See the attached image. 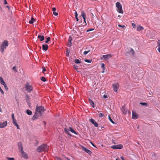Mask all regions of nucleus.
<instances>
[{"instance_id":"28","label":"nucleus","mask_w":160,"mask_h":160,"mask_svg":"<svg viewBox=\"0 0 160 160\" xmlns=\"http://www.w3.org/2000/svg\"><path fill=\"white\" fill-rule=\"evenodd\" d=\"M75 63L77 64H79L81 63V61L78 59H76L74 60Z\"/></svg>"},{"instance_id":"24","label":"nucleus","mask_w":160,"mask_h":160,"mask_svg":"<svg viewBox=\"0 0 160 160\" xmlns=\"http://www.w3.org/2000/svg\"><path fill=\"white\" fill-rule=\"evenodd\" d=\"M88 101H89V102L90 104L92 106L93 108H94V102H93L92 100L90 99H89Z\"/></svg>"},{"instance_id":"26","label":"nucleus","mask_w":160,"mask_h":160,"mask_svg":"<svg viewBox=\"0 0 160 160\" xmlns=\"http://www.w3.org/2000/svg\"><path fill=\"white\" fill-rule=\"evenodd\" d=\"M143 29L144 28L141 26H138L137 27V29L138 31H142Z\"/></svg>"},{"instance_id":"56","label":"nucleus","mask_w":160,"mask_h":160,"mask_svg":"<svg viewBox=\"0 0 160 160\" xmlns=\"http://www.w3.org/2000/svg\"><path fill=\"white\" fill-rule=\"evenodd\" d=\"M132 26L133 27V28H136V25H135V24H134V23H132Z\"/></svg>"},{"instance_id":"7","label":"nucleus","mask_w":160,"mask_h":160,"mask_svg":"<svg viewBox=\"0 0 160 160\" xmlns=\"http://www.w3.org/2000/svg\"><path fill=\"white\" fill-rule=\"evenodd\" d=\"M139 115L135 111H132V117L133 119H136L138 118Z\"/></svg>"},{"instance_id":"53","label":"nucleus","mask_w":160,"mask_h":160,"mask_svg":"<svg viewBox=\"0 0 160 160\" xmlns=\"http://www.w3.org/2000/svg\"><path fill=\"white\" fill-rule=\"evenodd\" d=\"M34 21H33V20H30L29 21V23L30 24H32L33 23Z\"/></svg>"},{"instance_id":"23","label":"nucleus","mask_w":160,"mask_h":160,"mask_svg":"<svg viewBox=\"0 0 160 160\" xmlns=\"http://www.w3.org/2000/svg\"><path fill=\"white\" fill-rule=\"evenodd\" d=\"M139 104L145 107H148L149 105L148 103L145 102H141L139 103Z\"/></svg>"},{"instance_id":"62","label":"nucleus","mask_w":160,"mask_h":160,"mask_svg":"<svg viewBox=\"0 0 160 160\" xmlns=\"http://www.w3.org/2000/svg\"><path fill=\"white\" fill-rule=\"evenodd\" d=\"M57 160H63L61 158H58Z\"/></svg>"},{"instance_id":"20","label":"nucleus","mask_w":160,"mask_h":160,"mask_svg":"<svg viewBox=\"0 0 160 160\" xmlns=\"http://www.w3.org/2000/svg\"><path fill=\"white\" fill-rule=\"evenodd\" d=\"M0 83L3 85L6 84L5 82L4 81L2 77H0Z\"/></svg>"},{"instance_id":"12","label":"nucleus","mask_w":160,"mask_h":160,"mask_svg":"<svg viewBox=\"0 0 160 160\" xmlns=\"http://www.w3.org/2000/svg\"><path fill=\"white\" fill-rule=\"evenodd\" d=\"M8 45V42L7 40H4L2 43V45L1 46L4 48H6V47Z\"/></svg>"},{"instance_id":"55","label":"nucleus","mask_w":160,"mask_h":160,"mask_svg":"<svg viewBox=\"0 0 160 160\" xmlns=\"http://www.w3.org/2000/svg\"><path fill=\"white\" fill-rule=\"evenodd\" d=\"M103 98L105 99L107 98H108L107 95H105V94L103 96Z\"/></svg>"},{"instance_id":"33","label":"nucleus","mask_w":160,"mask_h":160,"mask_svg":"<svg viewBox=\"0 0 160 160\" xmlns=\"http://www.w3.org/2000/svg\"><path fill=\"white\" fill-rule=\"evenodd\" d=\"M108 119H109V120H110V121L113 124H114L115 123V122H114L113 121V120L111 118L110 115H108Z\"/></svg>"},{"instance_id":"27","label":"nucleus","mask_w":160,"mask_h":160,"mask_svg":"<svg viewBox=\"0 0 160 160\" xmlns=\"http://www.w3.org/2000/svg\"><path fill=\"white\" fill-rule=\"evenodd\" d=\"M26 113L29 115H31L32 114V112L30 110L27 109L26 110Z\"/></svg>"},{"instance_id":"50","label":"nucleus","mask_w":160,"mask_h":160,"mask_svg":"<svg viewBox=\"0 0 160 160\" xmlns=\"http://www.w3.org/2000/svg\"><path fill=\"white\" fill-rule=\"evenodd\" d=\"M42 72L43 73H44V72L46 70V69H45V67H42Z\"/></svg>"},{"instance_id":"4","label":"nucleus","mask_w":160,"mask_h":160,"mask_svg":"<svg viewBox=\"0 0 160 160\" xmlns=\"http://www.w3.org/2000/svg\"><path fill=\"white\" fill-rule=\"evenodd\" d=\"M26 90L28 92H30L31 91H32L33 88L32 86L30 85L28 83H27L25 85Z\"/></svg>"},{"instance_id":"61","label":"nucleus","mask_w":160,"mask_h":160,"mask_svg":"<svg viewBox=\"0 0 160 160\" xmlns=\"http://www.w3.org/2000/svg\"><path fill=\"white\" fill-rule=\"evenodd\" d=\"M28 105L30 107L31 105V103L30 102H27Z\"/></svg>"},{"instance_id":"57","label":"nucleus","mask_w":160,"mask_h":160,"mask_svg":"<svg viewBox=\"0 0 160 160\" xmlns=\"http://www.w3.org/2000/svg\"><path fill=\"white\" fill-rule=\"evenodd\" d=\"M3 1H4V4H8V2H7L6 0H3Z\"/></svg>"},{"instance_id":"49","label":"nucleus","mask_w":160,"mask_h":160,"mask_svg":"<svg viewBox=\"0 0 160 160\" xmlns=\"http://www.w3.org/2000/svg\"><path fill=\"white\" fill-rule=\"evenodd\" d=\"M53 15L55 16H57L58 14V13L55 12V11L53 12Z\"/></svg>"},{"instance_id":"29","label":"nucleus","mask_w":160,"mask_h":160,"mask_svg":"<svg viewBox=\"0 0 160 160\" xmlns=\"http://www.w3.org/2000/svg\"><path fill=\"white\" fill-rule=\"evenodd\" d=\"M116 7L117 8H120V7H122L121 4L119 2H117L116 3Z\"/></svg>"},{"instance_id":"37","label":"nucleus","mask_w":160,"mask_h":160,"mask_svg":"<svg viewBox=\"0 0 160 160\" xmlns=\"http://www.w3.org/2000/svg\"><path fill=\"white\" fill-rule=\"evenodd\" d=\"M84 61L85 62H87L90 63V62H91L92 61V59H85L84 60Z\"/></svg>"},{"instance_id":"36","label":"nucleus","mask_w":160,"mask_h":160,"mask_svg":"<svg viewBox=\"0 0 160 160\" xmlns=\"http://www.w3.org/2000/svg\"><path fill=\"white\" fill-rule=\"evenodd\" d=\"M90 50H88L85 51L83 52V54L84 55H86L89 52H90Z\"/></svg>"},{"instance_id":"51","label":"nucleus","mask_w":160,"mask_h":160,"mask_svg":"<svg viewBox=\"0 0 160 160\" xmlns=\"http://www.w3.org/2000/svg\"><path fill=\"white\" fill-rule=\"evenodd\" d=\"M6 8H8V10L9 11H10V7L9 6L7 5V6H6Z\"/></svg>"},{"instance_id":"63","label":"nucleus","mask_w":160,"mask_h":160,"mask_svg":"<svg viewBox=\"0 0 160 160\" xmlns=\"http://www.w3.org/2000/svg\"><path fill=\"white\" fill-rule=\"evenodd\" d=\"M158 45L159 47H160V40H158Z\"/></svg>"},{"instance_id":"35","label":"nucleus","mask_w":160,"mask_h":160,"mask_svg":"<svg viewBox=\"0 0 160 160\" xmlns=\"http://www.w3.org/2000/svg\"><path fill=\"white\" fill-rule=\"evenodd\" d=\"M51 38L50 37H48L46 38V40L45 41V42L46 43H48V42H49Z\"/></svg>"},{"instance_id":"13","label":"nucleus","mask_w":160,"mask_h":160,"mask_svg":"<svg viewBox=\"0 0 160 160\" xmlns=\"http://www.w3.org/2000/svg\"><path fill=\"white\" fill-rule=\"evenodd\" d=\"M18 148L19 150H20L21 151L23 150L22 143L21 142H19L18 143Z\"/></svg>"},{"instance_id":"42","label":"nucleus","mask_w":160,"mask_h":160,"mask_svg":"<svg viewBox=\"0 0 160 160\" xmlns=\"http://www.w3.org/2000/svg\"><path fill=\"white\" fill-rule=\"evenodd\" d=\"M98 112L99 113V117H101L103 116V113H101L100 111H98Z\"/></svg>"},{"instance_id":"2","label":"nucleus","mask_w":160,"mask_h":160,"mask_svg":"<svg viewBox=\"0 0 160 160\" xmlns=\"http://www.w3.org/2000/svg\"><path fill=\"white\" fill-rule=\"evenodd\" d=\"M47 149H48V147L47 144H43L38 147L36 149V151L40 153L46 150Z\"/></svg>"},{"instance_id":"11","label":"nucleus","mask_w":160,"mask_h":160,"mask_svg":"<svg viewBox=\"0 0 160 160\" xmlns=\"http://www.w3.org/2000/svg\"><path fill=\"white\" fill-rule=\"evenodd\" d=\"M7 121H5L3 122H0V128H3L7 125Z\"/></svg>"},{"instance_id":"34","label":"nucleus","mask_w":160,"mask_h":160,"mask_svg":"<svg viewBox=\"0 0 160 160\" xmlns=\"http://www.w3.org/2000/svg\"><path fill=\"white\" fill-rule=\"evenodd\" d=\"M41 80L44 82H45L46 81V78L44 77H41Z\"/></svg>"},{"instance_id":"21","label":"nucleus","mask_w":160,"mask_h":160,"mask_svg":"<svg viewBox=\"0 0 160 160\" xmlns=\"http://www.w3.org/2000/svg\"><path fill=\"white\" fill-rule=\"evenodd\" d=\"M16 120H15V121H13V124H14V125L16 126L18 129H20V128L18 125V123L16 122Z\"/></svg>"},{"instance_id":"64","label":"nucleus","mask_w":160,"mask_h":160,"mask_svg":"<svg viewBox=\"0 0 160 160\" xmlns=\"http://www.w3.org/2000/svg\"><path fill=\"white\" fill-rule=\"evenodd\" d=\"M121 159L122 160H125L124 158V157H123V156H121Z\"/></svg>"},{"instance_id":"38","label":"nucleus","mask_w":160,"mask_h":160,"mask_svg":"<svg viewBox=\"0 0 160 160\" xmlns=\"http://www.w3.org/2000/svg\"><path fill=\"white\" fill-rule=\"evenodd\" d=\"M6 158L8 160H15L14 158H9L8 157H6Z\"/></svg>"},{"instance_id":"59","label":"nucleus","mask_w":160,"mask_h":160,"mask_svg":"<svg viewBox=\"0 0 160 160\" xmlns=\"http://www.w3.org/2000/svg\"><path fill=\"white\" fill-rule=\"evenodd\" d=\"M72 44V42H69L68 43V46L69 47H70L71 46Z\"/></svg>"},{"instance_id":"16","label":"nucleus","mask_w":160,"mask_h":160,"mask_svg":"<svg viewBox=\"0 0 160 160\" xmlns=\"http://www.w3.org/2000/svg\"><path fill=\"white\" fill-rule=\"evenodd\" d=\"M25 100L27 102H30V97L27 94L25 95Z\"/></svg>"},{"instance_id":"9","label":"nucleus","mask_w":160,"mask_h":160,"mask_svg":"<svg viewBox=\"0 0 160 160\" xmlns=\"http://www.w3.org/2000/svg\"><path fill=\"white\" fill-rule=\"evenodd\" d=\"M112 87L113 88L114 91L117 92L118 91V88L119 85L118 83H115L114 84L112 85Z\"/></svg>"},{"instance_id":"6","label":"nucleus","mask_w":160,"mask_h":160,"mask_svg":"<svg viewBox=\"0 0 160 160\" xmlns=\"http://www.w3.org/2000/svg\"><path fill=\"white\" fill-rule=\"evenodd\" d=\"M113 55L111 54H108L107 55H103L102 57L105 60H108L110 58L112 57Z\"/></svg>"},{"instance_id":"31","label":"nucleus","mask_w":160,"mask_h":160,"mask_svg":"<svg viewBox=\"0 0 160 160\" xmlns=\"http://www.w3.org/2000/svg\"><path fill=\"white\" fill-rule=\"evenodd\" d=\"M122 110L123 113H124L125 114H126V111L125 109L124 106L122 107Z\"/></svg>"},{"instance_id":"5","label":"nucleus","mask_w":160,"mask_h":160,"mask_svg":"<svg viewBox=\"0 0 160 160\" xmlns=\"http://www.w3.org/2000/svg\"><path fill=\"white\" fill-rule=\"evenodd\" d=\"M89 121L92 124H93L95 127H98V124L94 119L92 118L90 119L89 120Z\"/></svg>"},{"instance_id":"19","label":"nucleus","mask_w":160,"mask_h":160,"mask_svg":"<svg viewBox=\"0 0 160 160\" xmlns=\"http://www.w3.org/2000/svg\"><path fill=\"white\" fill-rule=\"evenodd\" d=\"M69 131H70L72 132L75 134L78 135V133L71 127H69Z\"/></svg>"},{"instance_id":"32","label":"nucleus","mask_w":160,"mask_h":160,"mask_svg":"<svg viewBox=\"0 0 160 160\" xmlns=\"http://www.w3.org/2000/svg\"><path fill=\"white\" fill-rule=\"evenodd\" d=\"M75 18L76 19V21L77 22H78V20H79V19L78 18V14L77 13V11H75Z\"/></svg>"},{"instance_id":"18","label":"nucleus","mask_w":160,"mask_h":160,"mask_svg":"<svg viewBox=\"0 0 160 160\" xmlns=\"http://www.w3.org/2000/svg\"><path fill=\"white\" fill-rule=\"evenodd\" d=\"M38 38L41 41H42L44 39V37L43 35H38Z\"/></svg>"},{"instance_id":"25","label":"nucleus","mask_w":160,"mask_h":160,"mask_svg":"<svg viewBox=\"0 0 160 160\" xmlns=\"http://www.w3.org/2000/svg\"><path fill=\"white\" fill-rule=\"evenodd\" d=\"M81 16L82 17L83 19H85V18H86V15L85 13L83 11H82L81 12Z\"/></svg>"},{"instance_id":"8","label":"nucleus","mask_w":160,"mask_h":160,"mask_svg":"<svg viewBox=\"0 0 160 160\" xmlns=\"http://www.w3.org/2000/svg\"><path fill=\"white\" fill-rule=\"evenodd\" d=\"M82 150L85 152L86 153L88 154L89 155H90L92 153V152L88 149H87L83 146H82Z\"/></svg>"},{"instance_id":"47","label":"nucleus","mask_w":160,"mask_h":160,"mask_svg":"<svg viewBox=\"0 0 160 160\" xmlns=\"http://www.w3.org/2000/svg\"><path fill=\"white\" fill-rule=\"evenodd\" d=\"M4 48H5L4 47H2V46H1V51L2 52H3L4 51Z\"/></svg>"},{"instance_id":"48","label":"nucleus","mask_w":160,"mask_h":160,"mask_svg":"<svg viewBox=\"0 0 160 160\" xmlns=\"http://www.w3.org/2000/svg\"><path fill=\"white\" fill-rule=\"evenodd\" d=\"M101 67L102 68H105V64L104 63H101Z\"/></svg>"},{"instance_id":"14","label":"nucleus","mask_w":160,"mask_h":160,"mask_svg":"<svg viewBox=\"0 0 160 160\" xmlns=\"http://www.w3.org/2000/svg\"><path fill=\"white\" fill-rule=\"evenodd\" d=\"M48 48V46L47 44H44L42 45V49L44 51H47Z\"/></svg>"},{"instance_id":"45","label":"nucleus","mask_w":160,"mask_h":160,"mask_svg":"<svg viewBox=\"0 0 160 160\" xmlns=\"http://www.w3.org/2000/svg\"><path fill=\"white\" fill-rule=\"evenodd\" d=\"M130 52H132V54L134 55L135 52L134 51V50L132 48H131Z\"/></svg>"},{"instance_id":"40","label":"nucleus","mask_w":160,"mask_h":160,"mask_svg":"<svg viewBox=\"0 0 160 160\" xmlns=\"http://www.w3.org/2000/svg\"><path fill=\"white\" fill-rule=\"evenodd\" d=\"M72 38L70 36L69 37L68 40V41L69 42H72Z\"/></svg>"},{"instance_id":"60","label":"nucleus","mask_w":160,"mask_h":160,"mask_svg":"<svg viewBox=\"0 0 160 160\" xmlns=\"http://www.w3.org/2000/svg\"><path fill=\"white\" fill-rule=\"evenodd\" d=\"M90 143L94 147H96L95 145H94V144L92 142H90Z\"/></svg>"},{"instance_id":"54","label":"nucleus","mask_w":160,"mask_h":160,"mask_svg":"<svg viewBox=\"0 0 160 160\" xmlns=\"http://www.w3.org/2000/svg\"><path fill=\"white\" fill-rule=\"evenodd\" d=\"M94 30V29H92H92H89L87 31V32H89V31H92V30Z\"/></svg>"},{"instance_id":"15","label":"nucleus","mask_w":160,"mask_h":160,"mask_svg":"<svg viewBox=\"0 0 160 160\" xmlns=\"http://www.w3.org/2000/svg\"><path fill=\"white\" fill-rule=\"evenodd\" d=\"M37 114L38 113L36 112H35V114L31 118L32 120H34L35 119H38V117L37 115Z\"/></svg>"},{"instance_id":"39","label":"nucleus","mask_w":160,"mask_h":160,"mask_svg":"<svg viewBox=\"0 0 160 160\" xmlns=\"http://www.w3.org/2000/svg\"><path fill=\"white\" fill-rule=\"evenodd\" d=\"M118 26L120 27H121V28H123L124 29H125V26L124 25H121L120 24H118Z\"/></svg>"},{"instance_id":"22","label":"nucleus","mask_w":160,"mask_h":160,"mask_svg":"<svg viewBox=\"0 0 160 160\" xmlns=\"http://www.w3.org/2000/svg\"><path fill=\"white\" fill-rule=\"evenodd\" d=\"M117 11L118 12L121 13H123V11L122 9V7H120V8H118Z\"/></svg>"},{"instance_id":"58","label":"nucleus","mask_w":160,"mask_h":160,"mask_svg":"<svg viewBox=\"0 0 160 160\" xmlns=\"http://www.w3.org/2000/svg\"><path fill=\"white\" fill-rule=\"evenodd\" d=\"M52 9L53 12L55 11L56 10V8L55 7L52 8Z\"/></svg>"},{"instance_id":"52","label":"nucleus","mask_w":160,"mask_h":160,"mask_svg":"<svg viewBox=\"0 0 160 160\" xmlns=\"http://www.w3.org/2000/svg\"><path fill=\"white\" fill-rule=\"evenodd\" d=\"M38 141L37 140H36V142H35V144H34L35 145V146H37V145H38Z\"/></svg>"},{"instance_id":"30","label":"nucleus","mask_w":160,"mask_h":160,"mask_svg":"<svg viewBox=\"0 0 160 160\" xmlns=\"http://www.w3.org/2000/svg\"><path fill=\"white\" fill-rule=\"evenodd\" d=\"M66 56L67 57H69V53H70V50L67 48H66Z\"/></svg>"},{"instance_id":"3","label":"nucleus","mask_w":160,"mask_h":160,"mask_svg":"<svg viewBox=\"0 0 160 160\" xmlns=\"http://www.w3.org/2000/svg\"><path fill=\"white\" fill-rule=\"evenodd\" d=\"M123 147L122 144H120L118 145H115L111 147V148L114 149H122Z\"/></svg>"},{"instance_id":"41","label":"nucleus","mask_w":160,"mask_h":160,"mask_svg":"<svg viewBox=\"0 0 160 160\" xmlns=\"http://www.w3.org/2000/svg\"><path fill=\"white\" fill-rule=\"evenodd\" d=\"M12 120H13V121H15V120H16L15 118H14V113H12Z\"/></svg>"},{"instance_id":"1","label":"nucleus","mask_w":160,"mask_h":160,"mask_svg":"<svg viewBox=\"0 0 160 160\" xmlns=\"http://www.w3.org/2000/svg\"><path fill=\"white\" fill-rule=\"evenodd\" d=\"M46 110V109L44 108V107L42 106H37L35 110V112L37 113H39L40 116H41L42 115L43 112Z\"/></svg>"},{"instance_id":"43","label":"nucleus","mask_w":160,"mask_h":160,"mask_svg":"<svg viewBox=\"0 0 160 160\" xmlns=\"http://www.w3.org/2000/svg\"><path fill=\"white\" fill-rule=\"evenodd\" d=\"M17 68V67L16 66H14L12 69L15 72H17V70L16 69V68Z\"/></svg>"},{"instance_id":"17","label":"nucleus","mask_w":160,"mask_h":160,"mask_svg":"<svg viewBox=\"0 0 160 160\" xmlns=\"http://www.w3.org/2000/svg\"><path fill=\"white\" fill-rule=\"evenodd\" d=\"M69 130L66 128H65L64 129V132L66 134L69 135L70 137L72 136V135L69 132Z\"/></svg>"},{"instance_id":"44","label":"nucleus","mask_w":160,"mask_h":160,"mask_svg":"<svg viewBox=\"0 0 160 160\" xmlns=\"http://www.w3.org/2000/svg\"><path fill=\"white\" fill-rule=\"evenodd\" d=\"M4 88H5V90H6V91H8V88L6 84H4V85H3Z\"/></svg>"},{"instance_id":"10","label":"nucleus","mask_w":160,"mask_h":160,"mask_svg":"<svg viewBox=\"0 0 160 160\" xmlns=\"http://www.w3.org/2000/svg\"><path fill=\"white\" fill-rule=\"evenodd\" d=\"M22 157L25 159H27L28 158V154L22 150L21 151Z\"/></svg>"},{"instance_id":"46","label":"nucleus","mask_w":160,"mask_h":160,"mask_svg":"<svg viewBox=\"0 0 160 160\" xmlns=\"http://www.w3.org/2000/svg\"><path fill=\"white\" fill-rule=\"evenodd\" d=\"M78 66L75 65V64H74L73 65V68H74V69L76 70H77V69H78Z\"/></svg>"}]
</instances>
